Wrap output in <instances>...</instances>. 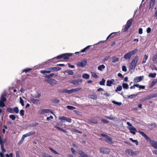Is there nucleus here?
<instances>
[{
	"instance_id": "nucleus-1",
	"label": "nucleus",
	"mask_w": 157,
	"mask_h": 157,
	"mask_svg": "<svg viewBox=\"0 0 157 157\" xmlns=\"http://www.w3.org/2000/svg\"><path fill=\"white\" fill-rule=\"evenodd\" d=\"M139 59V56H136L131 62L129 66V71L132 73L135 70V68L136 67L138 61Z\"/></svg>"
},
{
	"instance_id": "nucleus-2",
	"label": "nucleus",
	"mask_w": 157,
	"mask_h": 157,
	"mask_svg": "<svg viewBox=\"0 0 157 157\" xmlns=\"http://www.w3.org/2000/svg\"><path fill=\"white\" fill-rule=\"evenodd\" d=\"M6 94L5 92L3 93L2 94L0 98V107H4L5 106L4 102L7 100L6 97Z\"/></svg>"
},
{
	"instance_id": "nucleus-3",
	"label": "nucleus",
	"mask_w": 157,
	"mask_h": 157,
	"mask_svg": "<svg viewBox=\"0 0 157 157\" xmlns=\"http://www.w3.org/2000/svg\"><path fill=\"white\" fill-rule=\"evenodd\" d=\"M138 49L136 48L132 51L126 53L124 56V58L125 59H129L132 55L135 54L137 51Z\"/></svg>"
},
{
	"instance_id": "nucleus-4",
	"label": "nucleus",
	"mask_w": 157,
	"mask_h": 157,
	"mask_svg": "<svg viewBox=\"0 0 157 157\" xmlns=\"http://www.w3.org/2000/svg\"><path fill=\"white\" fill-rule=\"evenodd\" d=\"M73 55V54L71 53H63L57 56L56 58L57 59L61 58H63L64 59H68L69 57L72 56Z\"/></svg>"
},
{
	"instance_id": "nucleus-5",
	"label": "nucleus",
	"mask_w": 157,
	"mask_h": 157,
	"mask_svg": "<svg viewBox=\"0 0 157 157\" xmlns=\"http://www.w3.org/2000/svg\"><path fill=\"white\" fill-rule=\"evenodd\" d=\"M87 63V61L84 59L82 60L81 62H78L77 64V65L79 67H84L86 66Z\"/></svg>"
},
{
	"instance_id": "nucleus-6",
	"label": "nucleus",
	"mask_w": 157,
	"mask_h": 157,
	"mask_svg": "<svg viewBox=\"0 0 157 157\" xmlns=\"http://www.w3.org/2000/svg\"><path fill=\"white\" fill-rule=\"evenodd\" d=\"M156 97L155 94H150L148 95L142 99V100L145 101L146 100H149L150 99L152 98H154Z\"/></svg>"
},
{
	"instance_id": "nucleus-7",
	"label": "nucleus",
	"mask_w": 157,
	"mask_h": 157,
	"mask_svg": "<svg viewBox=\"0 0 157 157\" xmlns=\"http://www.w3.org/2000/svg\"><path fill=\"white\" fill-rule=\"evenodd\" d=\"M100 152L103 154H109L110 153V151L107 148H101L100 150Z\"/></svg>"
},
{
	"instance_id": "nucleus-8",
	"label": "nucleus",
	"mask_w": 157,
	"mask_h": 157,
	"mask_svg": "<svg viewBox=\"0 0 157 157\" xmlns=\"http://www.w3.org/2000/svg\"><path fill=\"white\" fill-rule=\"evenodd\" d=\"M82 79H78L77 80H74L72 81L71 83L75 85H78L79 82H82Z\"/></svg>"
},
{
	"instance_id": "nucleus-9",
	"label": "nucleus",
	"mask_w": 157,
	"mask_h": 157,
	"mask_svg": "<svg viewBox=\"0 0 157 157\" xmlns=\"http://www.w3.org/2000/svg\"><path fill=\"white\" fill-rule=\"evenodd\" d=\"M128 128L130 130V132L133 135H135L136 134V130L133 126L131 127H128Z\"/></svg>"
},
{
	"instance_id": "nucleus-10",
	"label": "nucleus",
	"mask_w": 157,
	"mask_h": 157,
	"mask_svg": "<svg viewBox=\"0 0 157 157\" xmlns=\"http://www.w3.org/2000/svg\"><path fill=\"white\" fill-rule=\"evenodd\" d=\"M59 119L63 121H65L69 123H71L72 121L71 119L65 117H59Z\"/></svg>"
},
{
	"instance_id": "nucleus-11",
	"label": "nucleus",
	"mask_w": 157,
	"mask_h": 157,
	"mask_svg": "<svg viewBox=\"0 0 157 157\" xmlns=\"http://www.w3.org/2000/svg\"><path fill=\"white\" fill-rule=\"evenodd\" d=\"M78 153L80 155V157H89V156L86 154L85 152L79 150L78 151Z\"/></svg>"
},
{
	"instance_id": "nucleus-12",
	"label": "nucleus",
	"mask_w": 157,
	"mask_h": 157,
	"mask_svg": "<svg viewBox=\"0 0 157 157\" xmlns=\"http://www.w3.org/2000/svg\"><path fill=\"white\" fill-rule=\"evenodd\" d=\"M48 70H51L52 72L54 71H58L61 69V68L59 67H54L48 68Z\"/></svg>"
},
{
	"instance_id": "nucleus-13",
	"label": "nucleus",
	"mask_w": 157,
	"mask_h": 157,
	"mask_svg": "<svg viewBox=\"0 0 157 157\" xmlns=\"http://www.w3.org/2000/svg\"><path fill=\"white\" fill-rule=\"evenodd\" d=\"M150 144L152 147H154L156 149H157V142L156 141L151 140L149 142Z\"/></svg>"
},
{
	"instance_id": "nucleus-14",
	"label": "nucleus",
	"mask_w": 157,
	"mask_h": 157,
	"mask_svg": "<svg viewBox=\"0 0 157 157\" xmlns=\"http://www.w3.org/2000/svg\"><path fill=\"white\" fill-rule=\"evenodd\" d=\"M144 78V76H136L134 80L136 81V82H138L142 81Z\"/></svg>"
},
{
	"instance_id": "nucleus-15",
	"label": "nucleus",
	"mask_w": 157,
	"mask_h": 157,
	"mask_svg": "<svg viewBox=\"0 0 157 157\" xmlns=\"http://www.w3.org/2000/svg\"><path fill=\"white\" fill-rule=\"evenodd\" d=\"M105 141L108 143L109 144H113V142L112 141L111 138L108 136L105 140Z\"/></svg>"
},
{
	"instance_id": "nucleus-16",
	"label": "nucleus",
	"mask_w": 157,
	"mask_h": 157,
	"mask_svg": "<svg viewBox=\"0 0 157 157\" xmlns=\"http://www.w3.org/2000/svg\"><path fill=\"white\" fill-rule=\"evenodd\" d=\"M50 109H42L40 110V114H44L45 113H49Z\"/></svg>"
},
{
	"instance_id": "nucleus-17",
	"label": "nucleus",
	"mask_w": 157,
	"mask_h": 157,
	"mask_svg": "<svg viewBox=\"0 0 157 157\" xmlns=\"http://www.w3.org/2000/svg\"><path fill=\"white\" fill-rule=\"evenodd\" d=\"M35 133V132L34 131H31L29 132L28 133H27L23 135L24 137H25V138L27 137L33 135H34Z\"/></svg>"
},
{
	"instance_id": "nucleus-18",
	"label": "nucleus",
	"mask_w": 157,
	"mask_h": 157,
	"mask_svg": "<svg viewBox=\"0 0 157 157\" xmlns=\"http://www.w3.org/2000/svg\"><path fill=\"white\" fill-rule=\"evenodd\" d=\"M71 90H68L67 89H63V90H60L59 91V92L60 93H68V94H71Z\"/></svg>"
},
{
	"instance_id": "nucleus-19",
	"label": "nucleus",
	"mask_w": 157,
	"mask_h": 157,
	"mask_svg": "<svg viewBox=\"0 0 157 157\" xmlns=\"http://www.w3.org/2000/svg\"><path fill=\"white\" fill-rule=\"evenodd\" d=\"M114 82V79H111V80H108L107 81L106 86H110L111 84Z\"/></svg>"
},
{
	"instance_id": "nucleus-20",
	"label": "nucleus",
	"mask_w": 157,
	"mask_h": 157,
	"mask_svg": "<svg viewBox=\"0 0 157 157\" xmlns=\"http://www.w3.org/2000/svg\"><path fill=\"white\" fill-rule=\"evenodd\" d=\"M30 101L35 105H37L39 101V100L34 99L33 98H30Z\"/></svg>"
},
{
	"instance_id": "nucleus-21",
	"label": "nucleus",
	"mask_w": 157,
	"mask_h": 157,
	"mask_svg": "<svg viewBox=\"0 0 157 157\" xmlns=\"http://www.w3.org/2000/svg\"><path fill=\"white\" fill-rule=\"evenodd\" d=\"M125 152L126 153L131 156H132V154L134 153L133 151L131 149H127L125 150Z\"/></svg>"
},
{
	"instance_id": "nucleus-22",
	"label": "nucleus",
	"mask_w": 157,
	"mask_h": 157,
	"mask_svg": "<svg viewBox=\"0 0 157 157\" xmlns=\"http://www.w3.org/2000/svg\"><path fill=\"white\" fill-rule=\"evenodd\" d=\"M134 19L133 18H132L130 19L127 21L126 25L128 26L129 27H130L131 26L132 23Z\"/></svg>"
},
{
	"instance_id": "nucleus-23",
	"label": "nucleus",
	"mask_w": 157,
	"mask_h": 157,
	"mask_svg": "<svg viewBox=\"0 0 157 157\" xmlns=\"http://www.w3.org/2000/svg\"><path fill=\"white\" fill-rule=\"evenodd\" d=\"M54 127L55 128H56L58 129L59 130H60V131L63 132H65V133L67 132V131L66 130L60 128L59 127L57 126V125L54 126Z\"/></svg>"
},
{
	"instance_id": "nucleus-24",
	"label": "nucleus",
	"mask_w": 157,
	"mask_h": 157,
	"mask_svg": "<svg viewBox=\"0 0 157 157\" xmlns=\"http://www.w3.org/2000/svg\"><path fill=\"white\" fill-rule=\"evenodd\" d=\"M57 81L53 79H51L50 84L52 86H53L56 83Z\"/></svg>"
},
{
	"instance_id": "nucleus-25",
	"label": "nucleus",
	"mask_w": 157,
	"mask_h": 157,
	"mask_svg": "<svg viewBox=\"0 0 157 157\" xmlns=\"http://www.w3.org/2000/svg\"><path fill=\"white\" fill-rule=\"evenodd\" d=\"M105 68V66L103 64L100 65L98 67V70L101 71H102L103 69H104Z\"/></svg>"
},
{
	"instance_id": "nucleus-26",
	"label": "nucleus",
	"mask_w": 157,
	"mask_h": 157,
	"mask_svg": "<svg viewBox=\"0 0 157 157\" xmlns=\"http://www.w3.org/2000/svg\"><path fill=\"white\" fill-rule=\"evenodd\" d=\"M90 75L86 73L83 74L82 75V77L85 79H88L90 78Z\"/></svg>"
},
{
	"instance_id": "nucleus-27",
	"label": "nucleus",
	"mask_w": 157,
	"mask_h": 157,
	"mask_svg": "<svg viewBox=\"0 0 157 157\" xmlns=\"http://www.w3.org/2000/svg\"><path fill=\"white\" fill-rule=\"evenodd\" d=\"M122 87L124 89H128L129 86L127 83H123L122 84Z\"/></svg>"
},
{
	"instance_id": "nucleus-28",
	"label": "nucleus",
	"mask_w": 157,
	"mask_h": 157,
	"mask_svg": "<svg viewBox=\"0 0 157 157\" xmlns=\"http://www.w3.org/2000/svg\"><path fill=\"white\" fill-rule=\"evenodd\" d=\"M65 72L67 73L70 75H73L74 74V72L71 70H68L65 71Z\"/></svg>"
},
{
	"instance_id": "nucleus-29",
	"label": "nucleus",
	"mask_w": 157,
	"mask_h": 157,
	"mask_svg": "<svg viewBox=\"0 0 157 157\" xmlns=\"http://www.w3.org/2000/svg\"><path fill=\"white\" fill-rule=\"evenodd\" d=\"M130 27H129L128 26L126 25H125L123 26V29L124 30V32H126L128 31V29L130 28Z\"/></svg>"
},
{
	"instance_id": "nucleus-30",
	"label": "nucleus",
	"mask_w": 157,
	"mask_h": 157,
	"mask_svg": "<svg viewBox=\"0 0 157 157\" xmlns=\"http://www.w3.org/2000/svg\"><path fill=\"white\" fill-rule=\"evenodd\" d=\"M156 75V74L155 73H150L148 75V76L153 78H155V77Z\"/></svg>"
},
{
	"instance_id": "nucleus-31",
	"label": "nucleus",
	"mask_w": 157,
	"mask_h": 157,
	"mask_svg": "<svg viewBox=\"0 0 157 157\" xmlns=\"http://www.w3.org/2000/svg\"><path fill=\"white\" fill-rule=\"evenodd\" d=\"M13 112H14L16 113H18L19 112V109L17 107H16L13 108Z\"/></svg>"
},
{
	"instance_id": "nucleus-32",
	"label": "nucleus",
	"mask_w": 157,
	"mask_h": 157,
	"mask_svg": "<svg viewBox=\"0 0 157 157\" xmlns=\"http://www.w3.org/2000/svg\"><path fill=\"white\" fill-rule=\"evenodd\" d=\"M7 111L10 113H13V108L8 107L7 109Z\"/></svg>"
},
{
	"instance_id": "nucleus-33",
	"label": "nucleus",
	"mask_w": 157,
	"mask_h": 157,
	"mask_svg": "<svg viewBox=\"0 0 157 157\" xmlns=\"http://www.w3.org/2000/svg\"><path fill=\"white\" fill-rule=\"evenodd\" d=\"M148 57V55H144V59H143V60L142 61V63L143 64L145 63L146 62V61Z\"/></svg>"
},
{
	"instance_id": "nucleus-34",
	"label": "nucleus",
	"mask_w": 157,
	"mask_h": 157,
	"mask_svg": "<svg viewBox=\"0 0 157 157\" xmlns=\"http://www.w3.org/2000/svg\"><path fill=\"white\" fill-rule=\"evenodd\" d=\"M39 124L37 122H35L32 124H29V126L30 127H33L36 126Z\"/></svg>"
},
{
	"instance_id": "nucleus-35",
	"label": "nucleus",
	"mask_w": 157,
	"mask_h": 157,
	"mask_svg": "<svg viewBox=\"0 0 157 157\" xmlns=\"http://www.w3.org/2000/svg\"><path fill=\"white\" fill-rule=\"evenodd\" d=\"M119 60V59L118 58L115 57H114L112 58V63H115Z\"/></svg>"
},
{
	"instance_id": "nucleus-36",
	"label": "nucleus",
	"mask_w": 157,
	"mask_h": 157,
	"mask_svg": "<svg viewBox=\"0 0 157 157\" xmlns=\"http://www.w3.org/2000/svg\"><path fill=\"white\" fill-rule=\"evenodd\" d=\"M67 107L68 109L71 110H73L76 109L75 107L71 105H67Z\"/></svg>"
},
{
	"instance_id": "nucleus-37",
	"label": "nucleus",
	"mask_w": 157,
	"mask_h": 157,
	"mask_svg": "<svg viewBox=\"0 0 157 157\" xmlns=\"http://www.w3.org/2000/svg\"><path fill=\"white\" fill-rule=\"evenodd\" d=\"M89 97L90 98L93 99H96L97 98V96L96 95H89Z\"/></svg>"
},
{
	"instance_id": "nucleus-38",
	"label": "nucleus",
	"mask_w": 157,
	"mask_h": 157,
	"mask_svg": "<svg viewBox=\"0 0 157 157\" xmlns=\"http://www.w3.org/2000/svg\"><path fill=\"white\" fill-rule=\"evenodd\" d=\"M107 118L111 120H113L115 119V117H113L112 115H110L109 116H106Z\"/></svg>"
},
{
	"instance_id": "nucleus-39",
	"label": "nucleus",
	"mask_w": 157,
	"mask_h": 157,
	"mask_svg": "<svg viewBox=\"0 0 157 157\" xmlns=\"http://www.w3.org/2000/svg\"><path fill=\"white\" fill-rule=\"evenodd\" d=\"M41 96V94L38 93L37 92L36 94H35L34 95L33 97L35 98H39Z\"/></svg>"
},
{
	"instance_id": "nucleus-40",
	"label": "nucleus",
	"mask_w": 157,
	"mask_h": 157,
	"mask_svg": "<svg viewBox=\"0 0 157 157\" xmlns=\"http://www.w3.org/2000/svg\"><path fill=\"white\" fill-rule=\"evenodd\" d=\"M129 139L130 140L132 141V142H135V143L137 145L138 144V143L137 140H133L132 138H130Z\"/></svg>"
},
{
	"instance_id": "nucleus-41",
	"label": "nucleus",
	"mask_w": 157,
	"mask_h": 157,
	"mask_svg": "<svg viewBox=\"0 0 157 157\" xmlns=\"http://www.w3.org/2000/svg\"><path fill=\"white\" fill-rule=\"evenodd\" d=\"M105 81V80L104 78H102L101 81L99 82V84L101 85H104Z\"/></svg>"
},
{
	"instance_id": "nucleus-42",
	"label": "nucleus",
	"mask_w": 157,
	"mask_h": 157,
	"mask_svg": "<svg viewBox=\"0 0 157 157\" xmlns=\"http://www.w3.org/2000/svg\"><path fill=\"white\" fill-rule=\"evenodd\" d=\"M25 137H24V136L23 135V136L21 138V140L18 143V144L19 145H20L21 144L23 143V141L25 139Z\"/></svg>"
},
{
	"instance_id": "nucleus-43",
	"label": "nucleus",
	"mask_w": 157,
	"mask_h": 157,
	"mask_svg": "<svg viewBox=\"0 0 157 157\" xmlns=\"http://www.w3.org/2000/svg\"><path fill=\"white\" fill-rule=\"evenodd\" d=\"M122 89V87L121 86H119L117 87L116 89L115 90L116 92L118 91H121Z\"/></svg>"
},
{
	"instance_id": "nucleus-44",
	"label": "nucleus",
	"mask_w": 157,
	"mask_h": 157,
	"mask_svg": "<svg viewBox=\"0 0 157 157\" xmlns=\"http://www.w3.org/2000/svg\"><path fill=\"white\" fill-rule=\"evenodd\" d=\"M157 82V80H153L152 81V83L151 85L150 86V88L152 87Z\"/></svg>"
},
{
	"instance_id": "nucleus-45",
	"label": "nucleus",
	"mask_w": 157,
	"mask_h": 157,
	"mask_svg": "<svg viewBox=\"0 0 157 157\" xmlns=\"http://www.w3.org/2000/svg\"><path fill=\"white\" fill-rule=\"evenodd\" d=\"M112 102L114 104H116V105H121V102H117L115 101H112Z\"/></svg>"
},
{
	"instance_id": "nucleus-46",
	"label": "nucleus",
	"mask_w": 157,
	"mask_h": 157,
	"mask_svg": "<svg viewBox=\"0 0 157 157\" xmlns=\"http://www.w3.org/2000/svg\"><path fill=\"white\" fill-rule=\"evenodd\" d=\"M20 102L22 106L24 105V101L21 97L20 98Z\"/></svg>"
},
{
	"instance_id": "nucleus-47",
	"label": "nucleus",
	"mask_w": 157,
	"mask_h": 157,
	"mask_svg": "<svg viewBox=\"0 0 157 157\" xmlns=\"http://www.w3.org/2000/svg\"><path fill=\"white\" fill-rule=\"evenodd\" d=\"M9 118L12 120H14L16 119V117L14 115H10L9 116Z\"/></svg>"
},
{
	"instance_id": "nucleus-48",
	"label": "nucleus",
	"mask_w": 157,
	"mask_h": 157,
	"mask_svg": "<svg viewBox=\"0 0 157 157\" xmlns=\"http://www.w3.org/2000/svg\"><path fill=\"white\" fill-rule=\"evenodd\" d=\"M136 96L137 95L132 94L131 95L128 96V98L132 99L135 98Z\"/></svg>"
},
{
	"instance_id": "nucleus-49",
	"label": "nucleus",
	"mask_w": 157,
	"mask_h": 157,
	"mask_svg": "<svg viewBox=\"0 0 157 157\" xmlns=\"http://www.w3.org/2000/svg\"><path fill=\"white\" fill-rule=\"evenodd\" d=\"M157 59V54L154 55L152 58V60L153 61H155Z\"/></svg>"
},
{
	"instance_id": "nucleus-50",
	"label": "nucleus",
	"mask_w": 157,
	"mask_h": 157,
	"mask_svg": "<svg viewBox=\"0 0 157 157\" xmlns=\"http://www.w3.org/2000/svg\"><path fill=\"white\" fill-rule=\"evenodd\" d=\"M32 70V69L30 68H27L25 69H24L23 70V72H24L25 73H27L30 71Z\"/></svg>"
},
{
	"instance_id": "nucleus-51",
	"label": "nucleus",
	"mask_w": 157,
	"mask_h": 157,
	"mask_svg": "<svg viewBox=\"0 0 157 157\" xmlns=\"http://www.w3.org/2000/svg\"><path fill=\"white\" fill-rule=\"evenodd\" d=\"M49 149L54 153L55 154H58V153L56 152L55 150H54L51 147H49Z\"/></svg>"
},
{
	"instance_id": "nucleus-52",
	"label": "nucleus",
	"mask_w": 157,
	"mask_h": 157,
	"mask_svg": "<svg viewBox=\"0 0 157 157\" xmlns=\"http://www.w3.org/2000/svg\"><path fill=\"white\" fill-rule=\"evenodd\" d=\"M110 58L109 56H107L105 57L103 59L102 61L103 62H105V61L108 60Z\"/></svg>"
},
{
	"instance_id": "nucleus-53",
	"label": "nucleus",
	"mask_w": 157,
	"mask_h": 157,
	"mask_svg": "<svg viewBox=\"0 0 157 157\" xmlns=\"http://www.w3.org/2000/svg\"><path fill=\"white\" fill-rule=\"evenodd\" d=\"M92 76L95 78H97L98 77V76L94 72H93L92 73Z\"/></svg>"
},
{
	"instance_id": "nucleus-54",
	"label": "nucleus",
	"mask_w": 157,
	"mask_h": 157,
	"mask_svg": "<svg viewBox=\"0 0 157 157\" xmlns=\"http://www.w3.org/2000/svg\"><path fill=\"white\" fill-rule=\"evenodd\" d=\"M60 101L59 100L56 98L54 99V101L53 102L55 103L58 104Z\"/></svg>"
},
{
	"instance_id": "nucleus-55",
	"label": "nucleus",
	"mask_w": 157,
	"mask_h": 157,
	"mask_svg": "<svg viewBox=\"0 0 157 157\" xmlns=\"http://www.w3.org/2000/svg\"><path fill=\"white\" fill-rule=\"evenodd\" d=\"M25 111L23 109H21L20 111V114L21 116H23L24 115Z\"/></svg>"
},
{
	"instance_id": "nucleus-56",
	"label": "nucleus",
	"mask_w": 157,
	"mask_h": 157,
	"mask_svg": "<svg viewBox=\"0 0 157 157\" xmlns=\"http://www.w3.org/2000/svg\"><path fill=\"white\" fill-rule=\"evenodd\" d=\"M142 136H143L144 137L146 136V134H145L144 132H143L139 131L138 132Z\"/></svg>"
},
{
	"instance_id": "nucleus-57",
	"label": "nucleus",
	"mask_w": 157,
	"mask_h": 157,
	"mask_svg": "<svg viewBox=\"0 0 157 157\" xmlns=\"http://www.w3.org/2000/svg\"><path fill=\"white\" fill-rule=\"evenodd\" d=\"M142 136H143L144 137L146 136V134H145L144 132H143L139 131L138 132Z\"/></svg>"
},
{
	"instance_id": "nucleus-58",
	"label": "nucleus",
	"mask_w": 157,
	"mask_h": 157,
	"mask_svg": "<svg viewBox=\"0 0 157 157\" xmlns=\"http://www.w3.org/2000/svg\"><path fill=\"white\" fill-rule=\"evenodd\" d=\"M122 70L124 72L127 71V68L126 66L124 65H123L122 66Z\"/></svg>"
},
{
	"instance_id": "nucleus-59",
	"label": "nucleus",
	"mask_w": 157,
	"mask_h": 157,
	"mask_svg": "<svg viewBox=\"0 0 157 157\" xmlns=\"http://www.w3.org/2000/svg\"><path fill=\"white\" fill-rule=\"evenodd\" d=\"M16 157H21L20 152L19 151H17L16 152Z\"/></svg>"
},
{
	"instance_id": "nucleus-60",
	"label": "nucleus",
	"mask_w": 157,
	"mask_h": 157,
	"mask_svg": "<svg viewBox=\"0 0 157 157\" xmlns=\"http://www.w3.org/2000/svg\"><path fill=\"white\" fill-rule=\"evenodd\" d=\"M144 137L147 140L150 142L151 140V139L148 137L146 135L144 136Z\"/></svg>"
},
{
	"instance_id": "nucleus-61",
	"label": "nucleus",
	"mask_w": 157,
	"mask_h": 157,
	"mask_svg": "<svg viewBox=\"0 0 157 157\" xmlns=\"http://www.w3.org/2000/svg\"><path fill=\"white\" fill-rule=\"evenodd\" d=\"M68 67L71 68H74L75 67V66L74 65H71L70 63H68Z\"/></svg>"
},
{
	"instance_id": "nucleus-62",
	"label": "nucleus",
	"mask_w": 157,
	"mask_h": 157,
	"mask_svg": "<svg viewBox=\"0 0 157 157\" xmlns=\"http://www.w3.org/2000/svg\"><path fill=\"white\" fill-rule=\"evenodd\" d=\"M149 125L151 126H153L155 127H157V125L155 123L150 124Z\"/></svg>"
},
{
	"instance_id": "nucleus-63",
	"label": "nucleus",
	"mask_w": 157,
	"mask_h": 157,
	"mask_svg": "<svg viewBox=\"0 0 157 157\" xmlns=\"http://www.w3.org/2000/svg\"><path fill=\"white\" fill-rule=\"evenodd\" d=\"M101 121L105 123H107L109 122L108 121L105 119H102L101 120Z\"/></svg>"
},
{
	"instance_id": "nucleus-64",
	"label": "nucleus",
	"mask_w": 157,
	"mask_h": 157,
	"mask_svg": "<svg viewBox=\"0 0 157 157\" xmlns=\"http://www.w3.org/2000/svg\"><path fill=\"white\" fill-rule=\"evenodd\" d=\"M43 155L44 157H50L51 155H48V154L44 153L43 154Z\"/></svg>"
}]
</instances>
